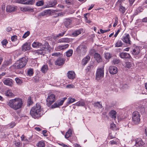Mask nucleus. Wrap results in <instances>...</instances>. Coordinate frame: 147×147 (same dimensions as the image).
Wrapping results in <instances>:
<instances>
[{
    "label": "nucleus",
    "mask_w": 147,
    "mask_h": 147,
    "mask_svg": "<svg viewBox=\"0 0 147 147\" xmlns=\"http://www.w3.org/2000/svg\"><path fill=\"white\" fill-rule=\"evenodd\" d=\"M7 105L14 110H17L21 108L23 105L22 99L20 98H16L10 100L7 102Z\"/></svg>",
    "instance_id": "f257e3e1"
},
{
    "label": "nucleus",
    "mask_w": 147,
    "mask_h": 147,
    "mask_svg": "<svg viewBox=\"0 0 147 147\" xmlns=\"http://www.w3.org/2000/svg\"><path fill=\"white\" fill-rule=\"evenodd\" d=\"M32 47L34 48H40L37 50L35 53H37L38 55H44L45 49H48L49 48V45L47 42H45L44 45L38 42H34L32 45Z\"/></svg>",
    "instance_id": "f03ea898"
},
{
    "label": "nucleus",
    "mask_w": 147,
    "mask_h": 147,
    "mask_svg": "<svg viewBox=\"0 0 147 147\" xmlns=\"http://www.w3.org/2000/svg\"><path fill=\"white\" fill-rule=\"evenodd\" d=\"M40 105L37 103L35 106H33L31 109L30 114L31 116L35 119L38 117L43 114V111L41 108Z\"/></svg>",
    "instance_id": "7ed1b4c3"
},
{
    "label": "nucleus",
    "mask_w": 147,
    "mask_h": 147,
    "mask_svg": "<svg viewBox=\"0 0 147 147\" xmlns=\"http://www.w3.org/2000/svg\"><path fill=\"white\" fill-rule=\"evenodd\" d=\"M28 61V58L24 57L17 61L13 66L15 69H21L25 66Z\"/></svg>",
    "instance_id": "20e7f679"
},
{
    "label": "nucleus",
    "mask_w": 147,
    "mask_h": 147,
    "mask_svg": "<svg viewBox=\"0 0 147 147\" xmlns=\"http://www.w3.org/2000/svg\"><path fill=\"white\" fill-rule=\"evenodd\" d=\"M87 50V47L86 45L81 44L76 49V51L78 55L82 56L86 54Z\"/></svg>",
    "instance_id": "39448f33"
},
{
    "label": "nucleus",
    "mask_w": 147,
    "mask_h": 147,
    "mask_svg": "<svg viewBox=\"0 0 147 147\" xmlns=\"http://www.w3.org/2000/svg\"><path fill=\"white\" fill-rule=\"evenodd\" d=\"M104 67L98 68L96 74V79L98 80L102 79L104 75Z\"/></svg>",
    "instance_id": "423d86ee"
},
{
    "label": "nucleus",
    "mask_w": 147,
    "mask_h": 147,
    "mask_svg": "<svg viewBox=\"0 0 147 147\" xmlns=\"http://www.w3.org/2000/svg\"><path fill=\"white\" fill-rule=\"evenodd\" d=\"M140 115L139 112L137 111H134L133 113L132 121L135 123L137 124L140 121Z\"/></svg>",
    "instance_id": "0eeeda50"
},
{
    "label": "nucleus",
    "mask_w": 147,
    "mask_h": 147,
    "mask_svg": "<svg viewBox=\"0 0 147 147\" xmlns=\"http://www.w3.org/2000/svg\"><path fill=\"white\" fill-rule=\"evenodd\" d=\"M55 100V96L53 94H51L48 96L46 100L47 105L48 107L51 106Z\"/></svg>",
    "instance_id": "6e6552de"
},
{
    "label": "nucleus",
    "mask_w": 147,
    "mask_h": 147,
    "mask_svg": "<svg viewBox=\"0 0 147 147\" xmlns=\"http://www.w3.org/2000/svg\"><path fill=\"white\" fill-rule=\"evenodd\" d=\"M121 40L126 44L129 45L131 44V42L130 40V35L128 34H125L122 36Z\"/></svg>",
    "instance_id": "1a4fd4ad"
},
{
    "label": "nucleus",
    "mask_w": 147,
    "mask_h": 147,
    "mask_svg": "<svg viewBox=\"0 0 147 147\" xmlns=\"http://www.w3.org/2000/svg\"><path fill=\"white\" fill-rule=\"evenodd\" d=\"M34 0H16L17 3L24 4H32Z\"/></svg>",
    "instance_id": "9d476101"
},
{
    "label": "nucleus",
    "mask_w": 147,
    "mask_h": 147,
    "mask_svg": "<svg viewBox=\"0 0 147 147\" xmlns=\"http://www.w3.org/2000/svg\"><path fill=\"white\" fill-rule=\"evenodd\" d=\"M109 73L112 74H116L117 72V67L113 66H111L109 67Z\"/></svg>",
    "instance_id": "9b49d317"
},
{
    "label": "nucleus",
    "mask_w": 147,
    "mask_h": 147,
    "mask_svg": "<svg viewBox=\"0 0 147 147\" xmlns=\"http://www.w3.org/2000/svg\"><path fill=\"white\" fill-rule=\"evenodd\" d=\"M22 51H25L29 50L31 48L30 44L29 43L26 42L23 45L22 47Z\"/></svg>",
    "instance_id": "f8f14e48"
},
{
    "label": "nucleus",
    "mask_w": 147,
    "mask_h": 147,
    "mask_svg": "<svg viewBox=\"0 0 147 147\" xmlns=\"http://www.w3.org/2000/svg\"><path fill=\"white\" fill-rule=\"evenodd\" d=\"M57 4V1L56 0H52L48 2L47 5L46 7H53L56 5Z\"/></svg>",
    "instance_id": "ddd939ff"
},
{
    "label": "nucleus",
    "mask_w": 147,
    "mask_h": 147,
    "mask_svg": "<svg viewBox=\"0 0 147 147\" xmlns=\"http://www.w3.org/2000/svg\"><path fill=\"white\" fill-rule=\"evenodd\" d=\"M67 74L68 78L70 79H74L75 78V74L73 71H69Z\"/></svg>",
    "instance_id": "4468645a"
},
{
    "label": "nucleus",
    "mask_w": 147,
    "mask_h": 147,
    "mask_svg": "<svg viewBox=\"0 0 147 147\" xmlns=\"http://www.w3.org/2000/svg\"><path fill=\"white\" fill-rule=\"evenodd\" d=\"M65 60L63 58H59L55 62V64L59 66L63 65L64 63Z\"/></svg>",
    "instance_id": "2eb2a0df"
},
{
    "label": "nucleus",
    "mask_w": 147,
    "mask_h": 147,
    "mask_svg": "<svg viewBox=\"0 0 147 147\" xmlns=\"http://www.w3.org/2000/svg\"><path fill=\"white\" fill-rule=\"evenodd\" d=\"M119 56L122 59L129 58L131 56L129 53H127L122 52L119 53Z\"/></svg>",
    "instance_id": "dca6fc26"
},
{
    "label": "nucleus",
    "mask_w": 147,
    "mask_h": 147,
    "mask_svg": "<svg viewBox=\"0 0 147 147\" xmlns=\"http://www.w3.org/2000/svg\"><path fill=\"white\" fill-rule=\"evenodd\" d=\"M135 146L137 147L141 146L144 144V143L140 139H137L136 140Z\"/></svg>",
    "instance_id": "f3484780"
},
{
    "label": "nucleus",
    "mask_w": 147,
    "mask_h": 147,
    "mask_svg": "<svg viewBox=\"0 0 147 147\" xmlns=\"http://www.w3.org/2000/svg\"><path fill=\"white\" fill-rule=\"evenodd\" d=\"M13 82V80H12L9 78L6 79L3 81V83L4 84L10 86H12Z\"/></svg>",
    "instance_id": "a211bd4d"
},
{
    "label": "nucleus",
    "mask_w": 147,
    "mask_h": 147,
    "mask_svg": "<svg viewBox=\"0 0 147 147\" xmlns=\"http://www.w3.org/2000/svg\"><path fill=\"white\" fill-rule=\"evenodd\" d=\"M5 95L7 96L13 97L14 96V94L12 92V90H8L4 92Z\"/></svg>",
    "instance_id": "6ab92c4d"
},
{
    "label": "nucleus",
    "mask_w": 147,
    "mask_h": 147,
    "mask_svg": "<svg viewBox=\"0 0 147 147\" xmlns=\"http://www.w3.org/2000/svg\"><path fill=\"white\" fill-rule=\"evenodd\" d=\"M94 57L97 62L99 63L102 61V59L100 55L98 53H95L94 55Z\"/></svg>",
    "instance_id": "aec40b11"
},
{
    "label": "nucleus",
    "mask_w": 147,
    "mask_h": 147,
    "mask_svg": "<svg viewBox=\"0 0 147 147\" xmlns=\"http://www.w3.org/2000/svg\"><path fill=\"white\" fill-rule=\"evenodd\" d=\"M69 45L68 44H66L63 45H60L57 47V49L58 51H60L61 50H64L68 48Z\"/></svg>",
    "instance_id": "412c9836"
},
{
    "label": "nucleus",
    "mask_w": 147,
    "mask_h": 147,
    "mask_svg": "<svg viewBox=\"0 0 147 147\" xmlns=\"http://www.w3.org/2000/svg\"><path fill=\"white\" fill-rule=\"evenodd\" d=\"M90 59V57L89 55H87L85 57L82 61V64L83 65H86Z\"/></svg>",
    "instance_id": "4be33fe9"
},
{
    "label": "nucleus",
    "mask_w": 147,
    "mask_h": 147,
    "mask_svg": "<svg viewBox=\"0 0 147 147\" xmlns=\"http://www.w3.org/2000/svg\"><path fill=\"white\" fill-rule=\"evenodd\" d=\"M16 8L14 7L10 6L7 5L6 8V11L7 12H11L14 11Z\"/></svg>",
    "instance_id": "5701e85b"
},
{
    "label": "nucleus",
    "mask_w": 147,
    "mask_h": 147,
    "mask_svg": "<svg viewBox=\"0 0 147 147\" xmlns=\"http://www.w3.org/2000/svg\"><path fill=\"white\" fill-rule=\"evenodd\" d=\"M116 111L113 110H111L109 113V116L114 119L116 118Z\"/></svg>",
    "instance_id": "b1692460"
},
{
    "label": "nucleus",
    "mask_w": 147,
    "mask_h": 147,
    "mask_svg": "<svg viewBox=\"0 0 147 147\" xmlns=\"http://www.w3.org/2000/svg\"><path fill=\"white\" fill-rule=\"evenodd\" d=\"M119 10V11L122 14H123L126 11V9L125 7L123 6V5H121L119 4V5H118Z\"/></svg>",
    "instance_id": "393cba45"
},
{
    "label": "nucleus",
    "mask_w": 147,
    "mask_h": 147,
    "mask_svg": "<svg viewBox=\"0 0 147 147\" xmlns=\"http://www.w3.org/2000/svg\"><path fill=\"white\" fill-rule=\"evenodd\" d=\"M132 54L134 55H137L140 53V49L138 47H136L131 51Z\"/></svg>",
    "instance_id": "a878e982"
},
{
    "label": "nucleus",
    "mask_w": 147,
    "mask_h": 147,
    "mask_svg": "<svg viewBox=\"0 0 147 147\" xmlns=\"http://www.w3.org/2000/svg\"><path fill=\"white\" fill-rule=\"evenodd\" d=\"M48 69V65H43L42 67L41 70L43 73H46Z\"/></svg>",
    "instance_id": "bb28decb"
},
{
    "label": "nucleus",
    "mask_w": 147,
    "mask_h": 147,
    "mask_svg": "<svg viewBox=\"0 0 147 147\" xmlns=\"http://www.w3.org/2000/svg\"><path fill=\"white\" fill-rule=\"evenodd\" d=\"M71 20L69 19H67L65 20L64 22V24L65 26L67 27L71 24Z\"/></svg>",
    "instance_id": "cd10ccee"
},
{
    "label": "nucleus",
    "mask_w": 147,
    "mask_h": 147,
    "mask_svg": "<svg viewBox=\"0 0 147 147\" xmlns=\"http://www.w3.org/2000/svg\"><path fill=\"white\" fill-rule=\"evenodd\" d=\"M81 33V30H78L73 32L72 35L74 36H76Z\"/></svg>",
    "instance_id": "c85d7f7f"
},
{
    "label": "nucleus",
    "mask_w": 147,
    "mask_h": 147,
    "mask_svg": "<svg viewBox=\"0 0 147 147\" xmlns=\"http://www.w3.org/2000/svg\"><path fill=\"white\" fill-rule=\"evenodd\" d=\"M72 134V130L70 129H69L68 130V131L65 134V138L67 139L69 137H70L71 136Z\"/></svg>",
    "instance_id": "c756f323"
},
{
    "label": "nucleus",
    "mask_w": 147,
    "mask_h": 147,
    "mask_svg": "<svg viewBox=\"0 0 147 147\" xmlns=\"http://www.w3.org/2000/svg\"><path fill=\"white\" fill-rule=\"evenodd\" d=\"M123 44V43L121 40H118L115 45V47H122Z\"/></svg>",
    "instance_id": "7c9ffc66"
},
{
    "label": "nucleus",
    "mask_w": 147,
    "mask_h": 147,
    "mask_svg": "<svg viewBox=\"0 0 147 147\" xmlns=\"http://www.w3.org/2000/svg\"><path fill=\"white\" fill-rule=\"evenodd\" d=\"M37 147H45V143L43 141H39L37 144Z\"/></svg>",
    "instance_id": "2f4dec72"
},
{
    "label": "nucleus",
    "mask_w": 147,
    "mask_h": 147,
    "mask_svg": "<svg viewBox=\"0 0 147 147\" xmlns=\"http://www.w3.org/2000/svg\"><path fill=\"white\" fill-rule=\"evenodd\" d=\"M33 74V69L32 68H30L28 69L27 71L28 75L30 76H32Z\"/></svg>",
    "instance_id": "473e14b6"
},
{
    "label": "nucleus",
    "mask_w": 147,
    "mask_h": 147,
    "mask_svg": "<svg viewBox=\"0 0 147 147\" xmlns=\"http://www.w3.org/2000/svg\"><path fill=\"white\" fill-rule=\"evenodd\" d=\"M94 105V107L97 108H101L102 107V105L100 103V102H95Z\"/></svg>",
    "instance_id": "72a5a7b5"
},
{
    "label": "nucleus",
    "mask_w": 147,
    "mask_h": 147,
    "mask_svg": "<svg viewBox=\"0 0 147 147\" xmlns=\"http://www.w3.org/2000/svg\"><path fill=\"white\" fill-rule=\"evenodd\" d=\"M73 53V50L69 49L66 52V55L67 57H69L72 55Z\"/></svg>",
    "instance_id": "f704fd0d"
},
{
    "label": "nucleus",
    "mask_w": 147,
    "mask_h": 147,
    "mask_svg": "<svg viewBox=\"0 0 147 147\" xmlns=\"http://www.w3.org/2000/svg\"><path fill=\"white\" fill-rule=\"evenodd\" d=\"M138 110L142 113H144L145 111V109L143 106L138 107Z\"/></svg>",
    "instance_id": "c9c22d12"
},
{
    "label": "nucleus",
    "mask_w": 147,
    "mask_h": 147,
    "mask_svg": "<svg viewBox=\"0 0 147 147\" xmlns=\"http://www.w3.org/2000/svg\"><path fill=\"white\" fill-rule=\"evenodd\" d=\"M15 80L17 84L19 85H20L23 82L22 80H21L18 78H16Z\"/></svg>",
    "instance_id": "e433bc0d"
},
{
    "label": "nucleus",
    "mask_w": 147,
    "mask_h": 147,
    "mask_svg": "<svg viewBox=\"0 0 147 147\" xmlns=\"http://www.w3.org/2000/svg\"><path fill=\"white\" fill-rule=\"evenodd\" d=\"M76 105L77 106H83L85 105V103L83 101H79L77 102L76 104Z\"/></svg>",
    "instance_id": "4c0bfd02"
},
{
    "label": "nucleus",
    "mask_w": 147,
    "mask_h": 147,
    "mask_svg": "<svg viewBox=\"0 0 147 147\" xmlns=\"http://www.w3.org/2000/svg\"><path fill=\"white\" fill-rule=\"evenodd\" d=\"M67 98L65 97L63 98L62 100H60L58 103L59 105V106L62 105L63 104L64 100H65Z\"/></svg>",
    "instance_id": "58836bf2"
},
{
    "label": "nucleus",
    "mask_w": 147,
    "mask_h": 147,
    "mask_svg": "<svg viewBox=\"0 0 147 147\" xmlns=\"http://www.w3.org/2000/svg\"><path fill=\"white\" fill-rule=\"evenodd\" d=\"M75 101L76 100L75 98H71L70 97H69L68 98V103L69 104H71L74 102H75Z\"/></svg>",
    "instance_id": "ea45409f"
},
{
    "label": "nucleus",
    "mask_w": 147,
    "mask_h": 147,
    "mask_svg": "<svg viewBox=\"0 0 147 147\" xmlns=\"http://www.w3.org/2000/svg\"><path fill=\"white\" fill-rule=\"evenodd\" d=\"M44 3V1H37L36 3V5L38 6L42 5Z\"/></svg>",
    "instance_id": "a19ab883"
},
{
    "label": "nucleus",
    "mask_w": 147,
    "mask_h": 147,
    "mask_svg": "<svg viewBox=\"0 0 147 147\" xmlns=\"http://www.w3.org/2000/svg\"><path fill=\"white\" fill-rule=\"evenodd\" d=\"M105 57L106 59H109L111 57V56L109 53H106L105 54Z\"/></svg>",
    "instance_id": "79ce46f5"
},
{
    "label": "nucleus",
    "mask_w": 147,
    "mask_h": 147,
    "mask_svg": "<svg viewBox=\"0 0 147 147\" xmlns=\"http://www.w3.org/2000/svg\"><path fill=\"white\" fill-rule=\"evenodd\" d=\"M94 66L92 65H90L89 66H88L87 68L86 69V70L87 72L89 71L91 69L93 68Z\"/></svg>",
    "instance_id": "37998d69"
},
{
    "label": "nucleus",
    "mask_w": 147,
    "mask_h": 147,
    "mask_svg": "<svg viewBox=\"0 0 147 147\" xmlns=\"http://www.w3.org/2000/svg\"><path fill=\"white\" fill-rule=\"evenodd\" d=\"M114 20H115V22L113 25V27H115L117 25L118 23V19L117 17H116L114 18Z\"/></svg>",
    "instance_id": "c03bdc74"
},
{
    "label": "nucleus",
    "mask_w": 147,
    "mask_h": 147,
    "mask_svg": "<svg viewBox=\"0 0 147 147\" xmlns=\"http://www.w3.org/2000/svg\"><path fill=\"white\" fill-rule=\"evenodd\" d=\"M30 34V32L29 31H27V32H25L23 36L22 37L24 38H26Z\"/></svg>",
    "instance_id": "a18cd8bd"
},
{
    "label": "nucleus",
    "mask_w": 147,
    "mask_h": 147,
    "mask_svg": "<svg viewBox=\"0 0 147 147\" xmlns=\"http://www.w3.org/2000/svg\"><path fill=\"white\" fill-rule=\"evenodd\" d=\"M113 62L114 64H117L119 63L120 60L117 59H115L113 60Z\"/></svg>",
    "instance_id": "49530a36"
},
{
    "label": "nucleus",
    "mask_w": 147,
    "mask_h": 147,
    "mask_svg": "<svg viewBox=\"0 0 147 147\" xmlns=\"http://www.w3.org/2000/svg\"><path fill=\"white\" fill-rule=\"evenodd\" d=\"M42 12H43L45 16L47 15H49V14H50V11L49 10H45Z\"/></svg>",
    "instance_id": "de8ad7c7"
},
{
    "label": "nucleus",
    "mask_w": 147,
    "mask_h": 147,
    "mask_svg": "<svg viewBox=\"0 0 147 147\" xmlns=\"http://www.w3.org/2000/svg\"><path fill=\"white\" fill-rule=\"evenodd\" d=\"M124 0H118V1L117 2V4L118 6L119 5V4L123 5V3Z\"/></svg>",
    "instance_id": "09e8293b"
},
{
    "label": "nucleus",
    "mask_w": 147,
    "mask_h": 147,
    "mask_svg": "<svg viewBox=\"0 0 147 147\" xmlns=\"http://www.w3.org/2000/svg\"><path fill=\"white\" fill-rule=\"evenodd\" d=\"M125 64H126V65H125V66L126 67H127L129 68L131 67V65L130 62H126L125 63Z\"/></svg>",
    "instance_id": "8fccbe9b"
},
{
    "label": "nucleus",
    "mask_w": 147,
    "mask_h": 147,
    "mask_svg": "<svg viewBox=\"0 0 147 147\" xmlns=\"http://www.w3.org/2000/svg\"><path fill=\"white\" fill-rule=\"evenodd\" d=\"M33 102L31 99V97L30 96H29L28 99V104L29 105H32V103Z\"/></svg>",
    "instance_id": "3c124183"
},
{
    "label": "nucleus",
    "mask_w": 147,
    "mask_h": 147,
    "mask_svg": "<svg viewBox=\"0 0 147 147\" xmlns=\"http://www.w3.org/2000/svg\"><path fill=\"white\" fill-rule=\"evenodd\" d=\"M59 105L58 103H55L51 107L52 108H54L56 107H59Z\"/></svg>",
    "instance_id": "603ef678"
},
{
    "label": "nucleus",
    "mask_w": 147,
    "mask_h": 147,
    "mask_svg": "<svg viewBox=\"0 0 147 147\" xmlns=\"http://www.w3.org/2000/svg\"><path fill=\"white\" fill-rule=\"evenodd\" d=\"M7 43V41L6 39L4 40L1 42L2 45L3 46H6V44Z\"/></svg>",
    "instance_id": "864d4df0"
},
{
    "label": "nucleus",
    "mask_w": 147,
    "mask_h": 147,
    "mask_svg": "<svg viewBox=\"0 0 147 147\" xmlns=\"http://www.w3.org/2000/svg\"><path fill=\"white\" fill-rule=\"evenodd\" d=\"M65 31H64L63 32L58 34L57 35L56 37H59L60 36H63V35L65 34Z\"/></svg>",
    "instance_id": "5fc2aeb1"
},
{
    "label": "nucleus",
    "mask_w": 147,
    "mask_h": 147,
    "mask_svg": "<svg viewBox=\"0 0 147 147\" xmlns=\"http://www.w3.org/2000/svg\"><path fill=\"white\" fill-rule=\"evenodd\" d=\"M72 1L73 0H66L65 2L67 4L70 5L71 4Z\"/></svg>",
    "instance_id": "6e6d98bb"
},
{
    "label": "nucleus",
    "mask_w": 147,
    "mask_h": 147,
    "mask_svg": "<svg viewBox=\"0 0 147 147\" xmlns=\"http://www.w3.org/2000/svg\"><path fill=\"white\" fill-rule=\"evenodd\" d=\"M115 125L114 124L112 123L111 124L110 128L112 129H114L115 128Z\"/></svg>",
    "instance_id": "4d7b16f0"
},
{
    "label": "nucleus",
    "mask_w": 147,
    "mask_h": 147,
    "mask_svg": "<svg viewBox=\"0 0 147 147\" xmlns=\"http://www.w3.org/2000/svg\"><path fill=\"white\" fill-rule=\"evenodd\" d=\"M109 143L111 145L116 144H117V142L116 141H114V140L110 141Z\"/></svg>",
    "instance_id": "13d9d810"
},
{
    "label": "nucleus",
    "mask_w": 147,
    "mask_h": 147,
    "mask_svg": "<svg viewBox=\"0 0 147 147\" xmlns=\"http://www.w3.org/2000/svg\"><path fill=\"white\" fill-rule=\"evenodd\" d=\"M45 16L43 12H42L39 13L38 16V17L39 18H41V16Z\"/></svg>",
    "instance_id": "bf43d9fd"
},
{
    "label": "nucleus",
    "mask_w": 147,
    "mask_h": 147,
    "mask_svg": "<svg viewBox=\"0 0 147 147\" xmlns=\"http://www.w3.org/2000/svg\"><path fill=\"white\" fill-rule=\"evenodd\" d=\"M143 10V9L142 8V7H138L137 9V11L139 12H142Z\"/></svg>",
    "instance_id": "052dcab7"
},
{
    "label": "nucleus",
    "mask_w": 147,
    "mask_h": 147,
    "mask_svg": "<svg viewBox=\"0 0 147 147\" xmlns=\"http://www.w3.org/2000/svg\"><path fill=\"white\" fill-rule=\"evenodd\" d=\"M17 36H13L11 37V40L12 41H15V40L16 39Z\"/></svg>",
    "instance_id": "680f3d73"
},
{
    "label": "nucleus",
    "mask_w": 147,
    "mask_h": 147,
    "mask_svg": "<svg viewBox=\"0 0 147 147\" xmlns=\"http://www.w3.org/2000/svg\"><path fill=\"white\" fill-rule=\"evenodd\" d=\"M135 1V0H129L130 5L131 6Z\"/></svg>",
    "instance_id": "e2e57ef3"
},
{
    "label": "nucleus",
    "mask_w": 147,
    "mask_h": 147,
    "mask_svg": "<svg viewBox=\"0 0 147 147\" xmlns=\"http://www.w3.org/2000/svg\"><path fill=\"white\" fill-rule=\"evenodd\" d=\"M59 144V145L63 147H70V146H69L67 145L64 144L63 143Z\"/></svg>",
    "instance_id": "0e129e2a"
},
{
    "label": "nucleus",
    "mask_w": 147,
    "mask_h": 147,
    "mask_svg": "<svg viewBox=\"0 0 147 147\" xmlns=\"http://www.w3.org/2000/svg\"><path fill=\"white\" fill-rule=\"evenodd\" d=\"M16 124L14 122L12 123H11L10 124L9 126L11 128H12Z\"/></svg>",
    "instance_id": "69168bd1"
},
{
    "label": "nucleus",
    "mask_w": 147,
    "mask_h": 147,
    "mask_svg": "<svg viewBox=\"0 0 147 147\" xmlns=\"http://www.w3.org/2000/svg\"><path fill=\"white\" fill-rule=\"evenodd\" d=\"M63 13H58L57 14H56L55 17H58L59 16H63Z\"/></svg>",
    "instance_id": "338daca9"
},
{
    "label": "nucleus",
    "mask_w": 147,
    "mask_h": 147,
    "mask_svg": "<svg viewBox=\"0 0 147 147\" xmlns=\"http://www.w3.org/2000/svg\"><path fill=\"white\" fill-rule=\"evenodd\" d=\"M67 87L69 88H74L75 86H74L72 84H70L67 86Z\"/></svg>",
    "instance_id": "774afa93"
}]
</instances>
